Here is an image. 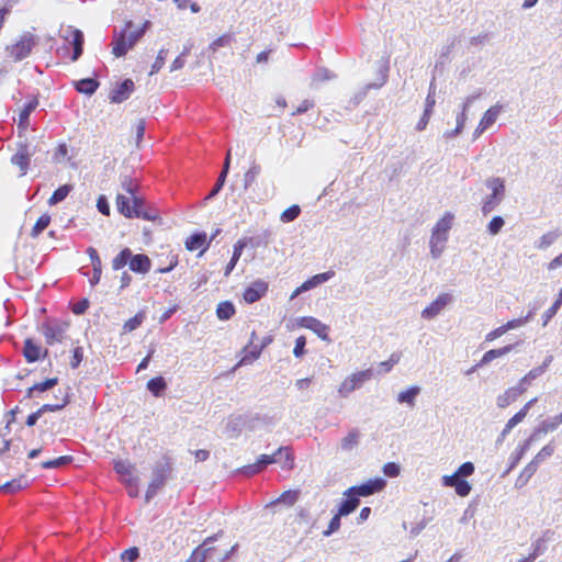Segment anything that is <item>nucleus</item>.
<instances>
[{
	"instance_id": "nucleus-1",
	"label": "nucleus",
	"mask_w": 562,
	"mask_h": 562,
	"mask_svg": "<svg viewBox=\"0 0 562 562\" xmlns=\"http://www.w3.org/2000/svg\"><path fill=\"white\" fill-rule=\"evenodd\" d=\"M122 188L125 194H117L116 206L121 214L127 218H142L155 221L158 217L156 210L147 206L145 200L138 195V183L130 177H124Z\"/></svg>"
},
{
	"instance_id": "nucleus-2",
	"label": "nucleus",
	"mask_w": 562,
	"mask_h": 562,
	"mask_svg": "<svg viewBox=\"0 0 562 562\" xmlns=\"http://www.w3.org/2000/svg\"><path fill=\"white\" fill-rule=\"evenodd\" d=\"M150 21H145L144 24L136 29H133V22L127 21L124 29L114 35L112 53L115 57L124 56L130 49H132L136 43L143 37L145 32L150 27Z\"/></svg>"
},
{
	"instance_id": "nucleus-3",
	"label": "nucleus",
	"mask_w": 562,
	"mask_h": 562,
	"mask_svg": "<svg viewBox=\"0 0 562 562\" xmlns=\"http://www.w3.org/2000/svg\"><path fill=\"white\" fill-rule=\"evenodd\" d=\"M453 220L454 215L451 212H446L432 227L429 249L434 259H438L443 254L449 238V232L453 225Z\"/></svg>"
},
{
	"instance_id": "nucleus-4",
	"label": "nucleus",
	"mask_w": 562,
	"mask_h": 562,
	"mask_svg": "<svg viewBox=\"0 0 562 562\" xmlns=\"http://www.w3.org/2000/svg\"><path fill=\"white\" fill-rule=\"evenodd\" d=\"M485 186L491 193L482 202L481 211L484 215L493 212L505 198V180L499 177H491L485 181Z\"/></svg>"
},
{
	"instance_id": "nucleus-5",
	"label": "nucleus",
	"mask_w": 562,
	"mask_h": 562,
	"mask_svg": "<svg viewBox=\"0 0 562 562\" xmlns=\"http://www.w3.org/2000/svg\"><path fill=\"white\" fill-rule=\"evenodd\" d=\"M37 43L38 38L34 34L25 32L15 43L8 45L5 52L12 60L21 61L31 54Z\"/></svg>"
},
{
	"instance_id": "nucleus-6",
	"label": "nucleus",
	"mask_w": 562,
	"mask_h": 562,
	"mask_svg": "<svg viewBox=\"0 0 562 562\" xmlns=\"http://www.w3.org/2000/svg\"><path fill=\"white\" fill-rule=\"evenodd\" d=\"M373 376L371 369L357 371L348 375L339 385L337 392L340 397H348L353 391L360 389Z\"/></svg>"
},
{
	"instance_id": "nucleus-7",
	"label": "nucleus",
	"mask_w": 562,
	"mask_h": 562,
	"mask_svg": "<svg viewBox=\"0 0 562 562\" xmlns=\"http://www.w3.org/2000/svg\"><path fill=\"white\" fill-rule=\"evenodd\" d=\"M16 146V153L11 157V162L20 168V176L22 177L29 170L31 158L35 154V147L25 140L19 142Z\"/></svg>"
},
{
	"instance_id": "nucleus-8",
	"label": "nucleus",
	"mask_w": 562,
	"mask_h": 562,
	"mask_svg": "<svg viewBox=\"0 0 562 562\" xmlns=\"http://www.w3.org/2000/svg\"><path fill=\"white\" fill-rule=\"evenodd\" d=\"M69 325L66 322L49 321L42 325V334L47 345H54L64 340L65 334Z\"/></svg>"
},
{
	"instance_id": "nucleus-9",
	"label": "nucleus",
	"mask_w": 562,
	"mask_h": 562,
	"mask_svg": "<svg viewBox=\"0 0 562 562\" xmlns=\"http://www.w3.org/2000/svg\"><path fill=\"white\" fill-rule=\"evenodd\" d=\"M170 468L168 464L157 465L153 471V477L150 483L148 484V488L146 491L145 499L148 503L157 492L165 485Z\"/></svg>"
},
{
	"instance_id": "nucleus-10",
	"label": "nucleus",
	"mask_w": 562,
	"mask_h": 562,
	"mask_svg": "<svg viewBox=\"0 0 562 562\" xmlns=\"http://www.w3.org/2000/svg\"><path fill=\"white\" fill-rule=\"evenodd\" d=\"M386 485V481L382 477L371 479L360 485L349 487L351 494L356 495L357 498L367 497L381 492Z\"/></svg>"
},
{
	"instance_id": "nucleus-11",
	"label": "nucleus",
	"mask_w": 562,
	"mask_h": 562,
	"mask_svg": "<svg viewBox=\"0 0 562 562\" xmlns=\"http://www.w3.org/2000/svg\"><path fill=\"white\" fill-rule=\"evenodd\" d=\"M60 36L66 42L71 44L74 46V54L71 59L75 61L77 60L81 54H82V46H83V34L81 31L72 27L67 26L65 29L60 30Z\"/></svg>"
},
{
	"instance_id": "nucleus-12",
	"label": "nucleus",
	"mask_w": 562,
	"mask_h": 562,
	"mask_svg": "<svg viewBox=\"0 0 562 562\" xmlns=\"http://www.w3.org/2000/svg\"><path fill=\"white\" fill-rule=\"evenodd\" d=\"M452 295L449 293L439 294L435 301L422 311V317L428 321L434 319L452 302Z\"/></svg>"
},
{
	"instance_id": "nucleus-13",
	"label": "nucleus",
	"mask_w": 562,
	"mask_h": 562,
	"mask_svg": "<svg viewBox=\"0 0 562 562\" xmlns=\"http://www.w3.org/2000/svg\"><path fill=\"white\" fill-rule=\"evenodd\" d=\"M537 397L530 400L524 405V407L518 413H516L510 419H508L504 429L502 430L501 435L496 440L497 445L502 443L505 440L506 436L512 431V429L524 420L529 409L537 403Z\"/></svg>"
},
{
	"instance_id": "nucleus-14",
	"label": "nucleus",
	"mask_w": 562,
	"mask_h": 562,
	"mask_svg": "<svg viewBox=\"0 0 562 562\" xmlns=\"http://www.w3.org/2000/svg\"><path fill=\"white\" fill-rule=\"evenodd\" d=\"M300 326L311 329L322 340L329 341V327L319 319L312 316H304L299 319Z\"/></svg>"
},
{
	"instance_id": "nucleus-15",
	"label": "nucleus",
	"mask_w": 562,
	"mask_h": 562,
	"mask_svg": "<svg viewBox=\"0 0 562 562\" xmlns=\"http://www.w3.org/2000/svg\"><path fill=\"white\" fill-rule=\"evenodd\" d=\"M114 470L123 484L131 483L137 479L135 465L127 460H115Z\"/></svg>"
},
{
	"instance_id": "nucleus-16",
	"label": "nucleus",
	"mask_w": 562,
	"mask_h": 562,
	"mask_svg": "<svg viewBox=\"0 0 562 562\" xmlns=\"http://www.w3.org/2000/svg\"><path fill=\"white\" fill-rule=\"evenodd\" d=\"M268 283L263 280H256L244 292V300L247 303H255L266 295Z\"/></svg>"
},
{
	"instance_id": "nucleus-17",
	"label": "nucleus",
	"mask_w": 562,
	"mask_h": 562,
	"mask_svg": "<svg viewBox=\"0 0 562 562\" xmlns=\"http://www.w3.org/2000/svg\"><path fill=\"white\" fill-rule=\"evenodd\" d=\"M535 441V436H529L524 442L519 443L516 450L510 454L509 457V464L504 476L510 473L517 464L520 462V460L524 458L525 453L530 449L532 442Z\"/></svg>"
},
{
	"instance_id": "nucleus-18",
	"label": "nucleus",
	"mask_w": 562,
	"mask_h": 562,
	"mask_svg": "<svg viewBox=\"0 0 562 562\" xmlns=\"http://www.w3.org/2000/svg\"><path fill=\"white\" fill-rule=\"evenodd\" d=\"M134 89V82L131 79H126L120 85L116 86L115 89L112 90L110 94L111 102L121 103L126 100L131 92Z\"/></svg>"
},
{
	"instance_id": "nucleus-19",
	"label": "nucleus",
	"mask_w": 562,
	"mask_h": 562,
	"mask_svg": "<svg viewBox=\"0 0 562 562\" xmlns=\"http://www.w3.org/2000/svg\"><path fill=\"white\" fill-rule=\"evenodd\" d=\"M562 424V413L552 417H549L541 422L538 427L532 431L530 436H535V441L538 439L540 434H548L555 430Z\"/></svg>"
},
{
	"instance_id": "nucleus-20",
	"label": "nucleus",
	"mask_w": 562,
	"mask_h": 562,
	"mask_svg": "<svg viewBox=\"0 0 562 562\" xmlns=\"http://www.w3.org/2000/svg\"><path fill=\"white\" fill-rule=\"evenodd\" d=\"M151 267V261L147 255H133L130 259V269L136 273L146 274Z\"/></svg>"
},
{
	"instance_id": "nucleus-21",
	"label": "nucleus",
	"mask_w": 562,
	"mask_h": 562,
	"mask_svg": "<svg viewBox=\"0 0 562 562\" xmlns=\"http://www.w3.org/2000/svg\"><path fill=\"white\" fill-rule=\"evenodd\" d=\"M38 104V101L36 99H33L29 101L24 108L21 110L19 114V123H18V130H19V136H21L22 133H24L29 126V119L31 113L36 109Z\"/></svg>"
},
{
	"instance_id": "nucleus-22",
	"label": "nucleus",
	"mask_w": 562,
	"mask_h": 562,
	"mask_svg": "<svg viewBox=\"0 0 562 562\" xmlns=\"http://www.w3.org/2000/svg\"><path fill=\"white\" fill-rule=\"evenodd\" d=\"M345 499L340 503L338 507L339 515L348 516L352 512L357 509L360 504V499L356 497V495L351 494L349 490L344 492Z\"/></svg>"
},
{
	"instance_id": "nucleus-23",
	"label": "nucleus",
	"mask_w": 562,
	"mask_h": 562,
	"mask_svg": "<svg viewBox=\"0 0 562 562\" xmlns=\"http://www.w3.org/2000/svg\"><path fill=\"white\" fill-rule=\"evenodd\" d=\"M210 246V241L206 240V234L205 233H196L191 235L186 240V247L188 250H201V254H203Z\"/></svg>"
},
{
	"instance_id": "nucleus-24",
	"label": "nucleus",
	"mask_w": 562,
	"mask_h": 562,
	"mask_svg": "<svg viewBox=\"0 0 562 562\" xmlns=\"http://www.w3.org/2000/svg\"><path fill=\"white\" fill-rule=\"evenodd\" d=\"M538 468L539 465L533 460H531L517 476L515 481V487L518 490L525 487L530 481V479L535 475Z\"/></svg>"
},
{
	"instance_id": "nucleus-25",
	"label": "nucleus",
	"mask_w": 562,
	"mask_h": 562,
	"mask_svg": "<svg viewBox=\"0 0 562 562\" xmlns=\"http://www.w3.org/2000/svg\"><path fill=\"white\" fill-rule=\"evenodd\" d=\"M503 109L504 106L501 103L492 105L483 113L480 120L481 125L486 130L490 128L497 121L499 114L503 112Z\"/></svg>"
},
{
	"instance_id": "nucleus-26",
	"label": "nucleus",
	"mask_w": 562,
	"mask_h": 562,
	"mask_svg": "<svg viewBox=\"0 0 562 562\" xmlns=\"http://www.w3.org/2000/svg\"><path fill=\"white\" fill-rule=\"evenodd\" d=\"M334 276H335V271H333V270H328L326 272L315 274L301 284V290H305V292L310 291V290L318 286L319 284H323V283L329 281L331 278H334Z\"/></svg>"
},
{
	"instance_id": "nucleus-27",
	"label": "nucleus",
	"mask_w": 562,
	"mask_h": 562,
	"mask_svg": "<svg viewBox=\"0 0 562 562\" xmlns=\"http://www.w3.org/2000/svg\"><path fill=\"white\" fill-rule=\"evenodd\" d=\"M521 395L520 391L515 386L507 389L504 393L499 394L496 398V404L499 408H505L515 402Z\"/></svg>"
},
{
	"instance_id": "nucleus-28",
	"label": "nucleus",
	"mask_w": 562,
	"mask_h": 562,
	"mask_svg": "<svg viewBox=\"0 0 562 562\" xmlns=\"http://www.w3.org/2000/svg\"><path fill=\"white\" fill-rule=\"evenodd\" d=\"M277 458L280 460L283 470H292L294 468V454L289 447H280L276 451Z\"/></svg>"
},
{
	"instance_id": "nucleus-29",
	"label": "nucleus",
	"mask_w": 562,
	"mask_h": 562,
	"mask_svg": "<svg viewBox=\"0 0 562 562\" xmlns=\"http://www.w3.org/2000/svg\"><path fill=\"white\" fill-rule=\"evenodd\" d=\"M300 492L295 490H288L283 492L278 498L271 501L267 504V507L276 506L278 504H283L285 506H293L299 499Z\"/></svg>"
},
{
	"instance_id": "nucleus-30",
	"label": "nucleus",
	"mask_w": 562,
	"mask_h": 562,
	"mask_svg": "<svg viewBox=\"0 0 562 562\" xmlns=\"http://www.w3.org/2000/svg\"><path fill=\"white\" fill-rule=\"evenodd\" d=\"M42 348L33 339L27 338L24 341L23 355L27 362H35L41 358Z\"/></svg>"
},
{
	"instance_id": "nucleus-31",
	"label": "nucleus",
	"mask_w": 562,
	"mask_h": 562,
	"mask_svg": "<svg viewBox=\"0 0 562 562\" xmlns=\"http://www.w3.org/2000/svg\"><path fill=\"white\" fill-rule=\"evenodd\" d=\"M512 349H513L512 345L505 346L499 349H491L483 355L480 362L476 363V367H483V366L490 363L491 361H493L494 359L507 355L509 351H512Z\"/></svg>"
},
{
	"instance_id": "nucleus-32",
	"label": "nucleus",
	"mask_w": 562,
	"mask_h": 562,
	"mask_svg": "<svg viewBox=\"0 0 562 562\" xmlns=\"http://www.w3.org/2000/svg\"><path fill=\"white\" fill-rule=\"evenodd\" d=\"M360 431L351 429L340 441V448L344 451H351L359 445Z\"/></svg>"
},
{
	"instance_id": "nucleus-33",
	"label": "nucleus",
	"mask_w": 562,
	"mask_h": 562,
	"mask_svg": "<svg viewBox=\"0 0 562 562\" xmlns=\"http://www.w3.org/2000/svg\"><path fill=\"white\" fill-rule=\"evenodd\" d=\"M420 392L419 386H412L407 389L406 391L400 392L397 395V402L401 404H407L408 406L413 407L415 405V401L417 395Z\"/></svg>"
},
{
	"instance_id": "nucleus-34",
	"label": "nucleus",
	"mask_w": 562,
	"mask_h": 562,
	"mask_svg": "<svg viewBox=\"0 0 562 562\" xmlns=\"http://www.w3.org/2000/svg\"><path fill=\"white\" fill-rule=\"evenodd\" d=\"M99 87V82L92 78L81 79L76 82V89L78 92L91 95L95 92Z\"/></svg>"
},
{
	"instance_id": "nucleus-35",
	"label": "nucleus",
	"mask_w": 562,
	"mask_h": 562,
	"mask_svg": "<svg viewBox=\"0 0 562 562\" xmlns=\"http://www.w3.org/2000/svg\"><path fill=\"white\" fill-rule=\"evenodd\" d=\"M263 347H265V345H262L260 347L254 346L251 349L245 348L244 356L240 359V361L237 363V367H240L244 364H249L252 361H255L256 359H258L262 352Z\"/></svg>"
},
{
	"instance_id": "nucleus-36",
	"label": "nucleus",
	"mask_w": 562,
	"mask_h": 562,
	"mask_svg": "<svg viewBox=\"0 0 562 562\" xmlns=\"http://www.w3.org/2000/svg\"><path fill=\"white\" fill-rule=\"evenodd\" d=\"M57 383H58V379L52 378V379H47L44 382L34 384L32 387H30L27 390V396L34 397L36 393L48 391V390L53 389L55 385H57Z\"/></svg>"
},
{
	"instance_id": "nucleus-37",
	"label": "nucleus",
	"mask_w": 562,
	"mask_h": 562,
	"mask_svg": "<svg viewBox=\"0 0 562 562\" xmlns=\"http://www.w3.org/2000/svg\"><path fill=\"white\" fill-rule=\"evenodd\" d=\"M386 82V75L383 76L382 81L380 83H368L360 91H358L353 98L351 99V103L356 106L358 105L368 94L370 89H379Z\"/></svg>"
},
{
	"instance_id": "nucleus-38",
	"label": "nucleus",
	"mask_w": 562,
	"mask_h": 562,
	"mask_svg": "<svg viewBox=\"0 0 562 562\" xmlns=\"http://www.w3.org/2000/svg\"><path fill=\"white\" fill-rule=\"evenodd\" d=\"M130 259H132V251L130 248H124L117 254L112 260L113 270H121L127 263L130 265Z\"/></svg>"
},
{
	"instance_id": "nucleus-39",
	"label": "nucleus",
	"mask_w": 562,
	"mask_h": 562,
	"mask_svg": "<svg viewBox=\"0 0 562 562\" xmlns=\"http://www.w3.org/2000/svg\"><path fill=\"white\" fill-rule=\"evenodd\" d=\"M167 383L162 376H157L148 381L147 389L156 397L160 396L166 390Z\"/></svg>"
},
{
	"instance_id": "nucleus-40",
	"label": "nucleus",
	"mask_w": 562,
	"mask_h": 562,
	"mask_svg": "<svg viewBox=\"0 0 562 562\" xmlns=\"http://www.w3.org/2000/svg\"><path fill=\"white\" fill-rule=\"evenodd\" d=\"M72 186L71 184H64L59 187L57 190L54 191L53 195L48 200L49 205H56L64 201L68 194L71 192Z\"/></svg>"
},
{
	"instance_id": "nucleus-41",
	"label": "nucleus",
	"mask_w": 562,
	"mask_h": 562,
	"mask_svg": "<svg viewBox=\"0 0 562 562\" xmlns=\"http://www.w3.org/2000/svg\"><path fill=\"white\" fill-rule=\"evenodd\" d=\"M245 246H246V244L243 240H238L234 245V251H233L232 259H231V261L228 262V265L226 266V269H225V276L226 277L234 270L237 261L239 260V258L241 256V252H243V249L245 248Z\"/></svg>"
},
{
	"instance_id": "nucleus-42",
	"label": "nucleus",
	"mask_w": 562,
	"mask_h": 562,
	"mask_svg": "<svg viewBox=\"0 0 562 562\" xmlns=\"http://www.w3.org/2000/svg\"><path fill=\"white\" fill-rule=\"evenodd\" d=\"M560 237L559 231H551L543 234L536 243L538 249H547Z\"/></svg>"
},
{
	"instance_id": "nucleus-43",
	"label": "nucleus",
	"mask_w": 562,
	"mask_h": 562,
	"mask_svg": "<svg viewBox=\"0 0 562 562\" xmlns=\"http://www.w3.org/2000/svg\"><path fill=\"white\" fill-rule=\"evenodd\" d=\"M235 314V307L233 303L225 301L217 305L216 315L222 321L229 319Z\"/></svg>"
},
{
	"instance_id": "nucleus-44",
	"label": "nucleus",
	"mask_w": 562,
	"mask_h": 562,
	"mask_svg": "<svg viewBox=\"0 0 562 562\" xmlns=\"http://www.w3.org/2000/svg\"><path fill=\"white\" fill-rule=\"evenodd\" d=\"M260 171H261L260 166L257 165L256 162H254L244 176V188L245 189H248L256 181Z\"/></svg>"
},
{
	"instance_id": "nucleus-45",
	"label": "nucleus",
	"mask_w": 562,
	"mask_h": 562,
	"mask_svg": "<svg viewBox=\"0 0 562 562\" xmlns=\"http://www.w3.org/2000/svg\"><path fill=\"white\" fill-rule=\"evenodd\" d=\"M50 223V216L48 214H43L38 220L37 222L35 223V225L33 226L32 231H31V236L33 238H36L40 236V234H42V232L44 229L47 228V226L49 225Z\"/></svg>"
},
{
	"instance_id": "nucleus-46",
	"label": "nucleus",
	"mask_w": 562,
	"mask_h": 562,
	"mask_svg": "<svg viewBox=\"0 0 562 562\" xmlns=\"http://www.w3.org/2000/svg\"><path fill=\"white\" fill-rule=\"evenodd\" d=\"M234 41V36L232 34H224L220 37H217L215 41H213L209 49L215 53L221 47L229 46Z\"/></svg>"
},
{
	"instance_id": "nucleus-47",
	"label": "nucleus",
	"mask_w": 562,
	"mask_h": 562,
	"mask_svg": "<svg viewBox=\"0 0 562 562\" xmlns=\"http://www.w3.org/2000/svg\"><path fill=\"white\" fill-rule=\"evenodd\" d=\"M555 451V447L552 443H548L533 457V461L540 465L543 461L550 458Z\"/></svg>"
},
{
	"instance_id": "nucleus-48",
	"label": "nucleus",
	"mask_w": 562,
	"mask_h": 562,
	"mask_svg": "<svg viewBox=\"0 0 562 562\" xmlns=\"http://www.w3.org/2000/svg\"><path fill=\"white\" fill-rule=\"evenodd\" d=\"M212 550L213 548H203V546H199L193 550L187 562H205L207 552Z\"/></svg>"
},
{
	"instance_id": "nucleus-49",
	"label": "nucleus",
	"mask_w": 562,
	"mask_h": 562,
	"mask_svg": "<svg viewBox=\"0 0 562 562\" xmlns=\"http://www.w3.org/2000/svg\"><path fill=\"white\" fill-rule=\"evenodd\" d=\"M553 360V357L552 356H548L543 363L539 367H536L533 369H531L527 375L531 379V380H536L537 378H539L540 375H542L547 369L549 368L550 363L552 362Z\"/></svg>"
},
{
	"instance_id": "nucleus-50",
	"label": "nucleus",
	"mask_w": 562,
	"mask_h": 562,
	"mask_svg": "<svg viewBox=\"0 0 562 562\" xmlns=\"http://www.w3.org/2000/svg\"><path fill=\"white\" fill-rule=\"evenodd\" d=\"M335 77H336L335 74H333L330 70H328L326 68H319L313 75L312 86H314L317 82H323V81L331 80Z\"/></svg>"
},
{
	"instance_id": "nucleus-51",
	"label": "nucleus",
	"mask_w": 562,
	"mask_h": 562,
	"mask_svg": "<svg viewBox=\"0 0 562 562\" xmlns=\"http://www.w3.org/2000/svg\"><path fill=\"white\" fill-rule=\"evenodd\" d=\"M72 461V457L70 456H63L57 459L46 461L42 463L43 469H55L64 467Z\"/></svg>"
},
{
	"instance_id": "nucleus-52",
	"label": "nucleus",
	"mask_w": 562,
	"mask_h": 562,
	"mask_svg": "<svg viewBox=\"0 0 562 562\" xmlns=\"http://www.w3.org/2000/svg\"><path fill=\"white\" fill-rule=\"evenodd\" d=\"M145 315L143 313H137L134 317L130 318L124 323L123 329L126 333L133 331L138 328L144 322Z\"/></svg>"
},
{
	"instance_id": "nucleus-53",
	"label": "nucleus",
	"mask_w": 562,
	"mask_h": 562,
	"mask_svg": "<svg viewBox=\"0 0 562 562\" xmlns=\"http://www.w3.org/2000/svg\"><path fill=\"white\" fill-rule=\"evenodd\" d=\"M300 213H301L300 206L292 205V206H290L289 209H286L285 211L282 212V214L280 216V220L283 223H289V222H292L295 218H297Z\"/></svg>"
},
{
	"instance_id": "nucleus-54",
	"label": "nucleus",
	"mask_w": 562,
	"mask_h": 562,
	"mask_svg": "<svg viewBox=\"0 0 562 562\" xmlns=\"http://www.w3.org/2000/svg\"><path fill=\"white\" fill-rule=\"evenodd\" d=\"M341 517L342 515H339L338 512L334 515L328 524L327 529L323 531L324 537H329L339 530Z\"/></svg>"
},
{
	"instance_id": "nucleus-55",
	"label": "nucleus",
	"mask_w": 562,
	"mask_h": 562,
	"mask_svg": "<svg viewBox=\"0 0 562 562\" xmlns=\"http://www.w3.org/2000/svg\"><path fill=\"white\" fill-rule=\"evenodd\" d=\"M505 225V221L502 216H494L487 225V232L495 236L497 235Z\"/></svg>"
},
{
	"instance_id": "nucleus-56",
	"label": "nucleus",
	"mask_w": 562,
	"mask_h": 562,
	"mask_svg": "<svg viewBox=\"0 0 562 562\" xmlns=\"http://www.w3.org/2000/svg\"><path fill=\"white\" fill-rule=\"evenodd\" d=\"M168 50L161 48L156 57L155 63L151 66L150 75L158 72L165 65L167 58Z\"/></svg>"
},
{
	"instance_id": "nucleus-57",
	"label": "nucleus",
	"mask_w": 562,
	"mask_h": 562,
	"mask_svg": "<svg viewBox=\"0 0 562 562\" xmlns=\"http://www.w3.org/2000/svg\"><path fill=\"white\" fill-rule=\"evenodd\" d=\"M544 542L542 540H537L532 543L531 552L527 557L529 561L533 562L540 554L544 552Z\"/></svg>"
},
{
	"instance_id": "nucleus-58",
	"label": "nucleus",
	"mask_w": 562,
	"mask_h": 562,
	"mask_svg": "<svg viewBox=\"0 0 562 562\" xmlns=\"http://www.w3.org/2000/svg\"><path fill=\"white\" fill-rule=\"evenodd\" d=\"M278 461L280 460L277 458V454L274 452L273 454H261L256 462L260 470L262 471L267 465L277 463Z\"/></svg>"
},
{
	"instance_id": "nucleus-59",
	"label": "nucleus",
	"mask_w": 562,
	"mask_h": 562,
	"mask_svg": "<svg viewBox=\"0 0 562 562\" xmlns=\"http://www.w3.org/2000/svg\"><path fill=\"white\" fill-rule=\"evenodd\" d=\"M401 468L395 462H387L383 465V473L389 477H396L400 475Z\"/></svg>"
},
{
	"instance_id": "nucleus-60",
	"label": "nucleus",
	"mask_w": 562,
	"mask_h": 562,
	"mask_svg": "<svg viewBox=\"0 0 562 562\" xmlns=\"http://www.w3.org/2000/svg\"><path fill=\"white\" fill-rule=\"evenodd\" d=\"M139 557V550L136 547L130 548L122 552V562H134Z\"/></svg>"
},
{
	"instance_id": "nucleus-61",
	"label": "nucleus",
	"mask_w": 562,
	"mask_h": 562,
	"mask_svg": "<svg viewBox=\"0 0 562 562\" xmlns=\"http://www.w3.org/2000/svg\"><path fill=\"white\" fill-rule=\"evenodd\" d=\"M456 472L460 479L468 477L474 473V464L472 462H464L458 468Z\"/></svg>"
},
{
	"instance_id": "nucleus-62",
	"label": "nucleus",
	"mask_w": 562,
	"mask_h": 562,
	"mask_svg": "<svg viewBox=\"0 0 562 562\" xmlns=\"http://www.w3.org/2000/svg\"><path fill=\"white\" fill-rule=\"evenodd\" d=\"M225 430L229 434L231 437H234L239 434V419L238 418H229L226 423Z\"/></svg>"
},
{
	"instance_id": "nucleus-63",
	"label": "nucleus",
	"mask_w": 562,
	"mask_h": 562,
	"mask_svg": "<svg viewBox=\"0 0 562 562\" xmlns=\"http://www.w3.org/2000/svg\"><path fill=\"white\" fill-rule=\"evenodd\" d=\"M561 307V304H558L557 301L543 313V326H547L550 319L558 313L559 308Z\"/></svg>"
},
{
	"instance_id": "nucleus-64",
	"label": "nucleus",
	"mask_w": 562,
	"mask_h": 562,
	"mask_svg": "<svg viewBox=\"0 0 562 562\" xmlns=\"http://www.w3.org/2000/svg\"><path fill=\"white\" fill-rule=\"evenodd\" d=\"M472 487L471 485L469 484V482L460 479V481L458 482L454 491L456 493L461 496V497H465L470 494Z\"/></svg>"
}]
</instances>
